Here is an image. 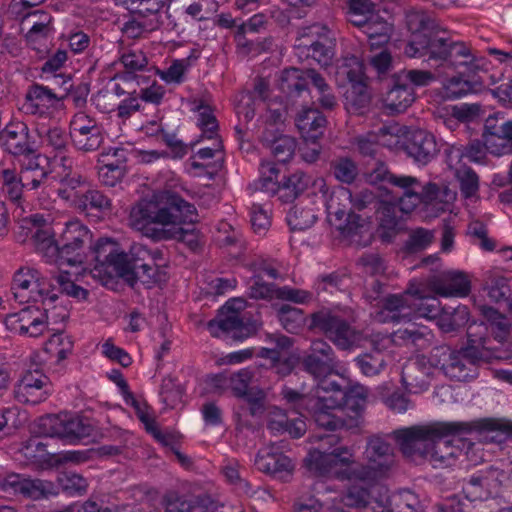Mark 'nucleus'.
I'll return each mask as SVG.
<instances>
[{
	"label": "nucleus",
	"mask_w": 512,
	"mask_h": 512,
	"mask_svg": "<svg viewBox=\"0 0 512 512\" xmlns=\"http://www.w3.org/2000/svg\"><path fill=\"white\" fill-rule=\"evenodd\" d=\"M196 218L195 206L173 191H162L149 200H140L129 215L131 226L152 240H177L194 252L201 246L200 232L183 225H193Z\"/></svg>",
	"instance_id": "nucleus-1"
},
{
	"label": "nucleus",
	"mask_w": 512,
	"mask_h": 512,
	"mask_svg": "<svg viewBox=\"0 0 512 512\" xmlns=\"http://www.w3.org/2000/svg\"><path fill=\"white\" fill-rule=\"evenodd\" d=\"M319 384L309 393H300L295 389L284 386L281 390V396L288 409L301 417H311L315 424L328 431H336L343 427H351L345 419L338 416L335 411L338 410L336 402L333 401L330 394H321Z\"/></svg>",
	"instance_id": "nucleus-2"
},
{
	"label": "nucleus",
	"mask_w": 512,
	"mask_h": 512,
	"mask_svg": "<svg viewBox=\"0 0 512 512\" xmlns=\"http://www.w3.org/2000/svg\"><path fill=\"white\" fill-rule=\"evenodd\" d=\"M472 430L473 426L468 422H433L395 430L393 436L406 458L428 460L434 437L462 436Z\"/></svg>",
	"instance_id": "nucleus-3"
},
{
	"label": "nucleus",
	"mask_w": 512,
	"mask_h": 512,
	"mask_svg": "<svg viewBox=\"0 0 512 512\" xmlns=\"http://www.w3.org/2000/svg\"><path fill=\"white\" fill-rule=\"evenodd\" d=\"M304 463L307 470L316 477L367 483L362 464L355 462L354 454L346 446L336 447L330 452L314 449L309 452Z\"/></svg>",
	"instance_id": "nucleus-4"
},
{
	"label": "nucleus",
	"mask_w": 512,
	"mask_h": 512,
	"mask_svg": "<svg viewBox=\"0 0 512 512\" xmlns=\"http://www.w3.org/2000/svg\"><path fill=\"white\" fill-rule=\"evenodd\" d=\"M309 83L317 89V101L323 109L333 110L337 106L332 88L315 69L286 68L281 72L278 86L288 99L294 100L309 92Z\"/></svg>",
	"instance_id": "nucleus-5"
},
{
	"label": "nucleus",
	"mask_w": 512,
	"mask_h": 512,
	"mask_svg": "<svg viewBox=\"0 0 512 512\" xmlns=\"http://www.w3.org/2000/svg\"><path fill=\"white\" fill-rule=\"evenodd\" d=\"M129 257V271H126V275L130 287L140 282L146 288H152L166 282V272L158 263L163 260L162 250H151L143 244L134 243L130 247Z\"/></svg>",
	"instance_id": "nucleus-6"
},
{
	"label": "nucleus",
	"mask_w": 512,
	"mask_h": 512,
	"mask_svg": "<svg viewBox=\"0 0 512 512\" xmlns=\"http://www.w3.org/2000/svg\"><path fill=\"white\" fill-rule=\"evenodd\" d=\"M308 328L323 333L341 350H350L357 346L363 338L360 331L328 309L312 313Z\"/></svg>",
	"instance_id": "nucleus-7"
},
{
	"label": "nucleus",
	"mask_w": 512,
	"mask_h": 512,
	"mask_svg": "<svg viewBox=\"0 0 512 512\" xmlns=\"http://www.w3.org/2000/svg\"><path fill=\"white\" fill-rule=\"evenodd\" d=\"M91 240L92 233L80 221L68 222L57 241L55 263L69 266L83 264L88 258L86 247Z\"/></svg>",
	"instance_id": "nucleus-8"
},
{
	"label": "nucleus",
	"mask_w": 512,
	"mask_h": 512,
	"mask_svg": "<svg viewBox=\"0 0 512 512\" xmlns=\"http://www.w3.org/2000/svg\"><path fill=\"white\" fill-rule=\"evenodd\" d=\"M208 330L213 337L240 342L253 335L259 329L256 321L242 317L230 301L218 311L215 319L208 322Z\"/></svg>",
	"instance_id": "nucleus-9"
},
{
	"label": "nucleus",
	"mask_w": 512,
	"mask_h": 512,
	"mask_svg": "<svg viewBox=\"0 0 512 512\" xmlns=\"http://www.w3.org/2000/svg\"><path fill=\"white\" fill-rule=\"evenodd\" d=\"M364 456L367 461L362 469L367 483H376L387 478L395 463L393 448L380 436L368 438Z\"/></svg>",
	"instance_id": "nucleus-10"
},
{
	"label": "nucleus",
	"mask_w": 512,
	"mask_h": 512,
	"mask_svg": "<svg viewBox=\"0 0 512 512\" xmlns=\"http://www.w3.org/2000/svg\"><path fill=\"white\" fill-rule=\"evenodd\" d=\"M322 393L330 394L338 409H346L353 413L352 420L361 417L367 403L368 390L360 384L343 386L340 383L324 379L319 382Z\"/></svg>",
	"instance_id": "nucleus-11"
},
{
	"label": "nucleus",
	"mask_w": 512,
	"mask_h": 512,
	"mask_svg": "<svg viewBox=\"0 0 512 512\" xmlns=\"http://www.w3.org/2000/svg\"><path fill=\"white\" fill-rule=\"evenodd\" d=\"M439 25L433 32L425 35H417L415 40H409L404 48V53L410 58H421L428 56L436 61H447L450 59V37Z\"/></svg>",
	"instance_id": "nucleus-12"
},
{
	"label": "nucleus",
	"mask_w": 512,
	"mask_h": 512,
	"mask_svg": "<svg viewBox=\"0 0 512 512\" xmlns=\"http://www.w3.org/2000/svg\"><path fill=\"white\" fill-rule=\"evenodd\" d=\"M304 371L321 381L337 368L338 361L331 345L323 339L313 340L301 359Z\"/></svg>",
	"instance_id": "nucleus-13"
},
{
	"label": "nucleus",
	"mask_w": 512,
	"mask_h": 512,
	"mask_svg": "<svg viewBox=\"0 0 512 512\" xmlns=\"http://www.w3.org/2000/svg\"><path fill=\"white\" fill-rule=\"evenodd\" d=\"M88 257L100 267H113L116 274L128 284L130 251H118L117 243L109 238H99L95 244H88Z\"/></svg>",
	"instance_id": "nucleus-14"
},
{
	"label": "nucleus",
	"mask_w": 512,
	"mask_h": 512,
	"mask_svg": "<svg viewBox=\"0 0 512 512\" xmlns=\"http://www.w3.org/2000/svg\"><path fill=\"white\" fill-rule=\"evenodd\" d=\"M482 139L489 153L495 156L512 154V120H505L499 113L490 115L485 120Z\"/></svg>",
	"instance_id": "nucleus-15"
},
{
	"label": "nucleus",
	"mask_w": 512,
	"mask_h": 512,
	"mask_svg": "<svg viewBox=\"0 0 512 512\" xmlns=\"http://www.w3.org/2000/svg\"><path fill=\"white\" fill-rule=\"evenodd\" d=\"M1 488L10 495L22 496L32 500H40L58 494L57 487L52 482L30 479L16 473L7 475L1 482Z\"/></svg>",
	"instance_id": "nucleus-16"
},
{
	"label": "nucleus",
	"mask_w": 512,
	"mask_h": 512,
	"mask_svg": "<svg viewBox=\"0 0 512 512\" xmlns=\"http://www.w3.org/2000/svg\"><path fill=\"white\" fill-rule=\"evenodd\" d=\"M479 326H470L467 332V345L459 349L460 353L469 364L478 367L482 363H492L495 360H501L505 358L504 351L499 348L490 345L491 340L483 335H478L474 332V328Z\"/></svg>",
	"instance_id": "nucleus-17"
},
{
	"label": "nucleus",
	"mask_w": 512,
	"mask_h": 512,
	"mask_svg": "<svg viewBox=\"0 0 512 512\" xmlns=\"http://www.w3.org/2000/svg\"><path fill=\"white\" fill-rule=\"evenodd\" d=\"M504 476L503 470L495 466L481 470L478 474L472 475L464 480L463 493L470 501H483L491 497L493 491L501 485V478Z\"/></svg>",
	"instance_id": "nucleus-18"
},
{
	"label": "nucleus",
	"mask_w": 512,
	"mask_h": 512,
	"mask_svg": "<svg viewBox=\"0 0 512 512\" xmlns=\"http://www.w3.org/2000/svg\"><path fill=\"white\" fill-rule=\"evenodd\" d=\"M403 147L410 157L423 165L434 159L440 150L435 136L423 129L409 131Z\"/></svg>",
	"instance_id": "nucleus-19"
},
{
	"label": "nucleus",
	"mask_w": 512,
	"mask_h": 512,
	"mask_svg": "<svg viewBox=\"0 0 512 512\" xmlns=\"http://www.w3.org/2000/svg\"><path fill=\"white\" fill-rule=\"evenodd\" d=\"M49 378L40 371H28L14 389V396L20 403L39 404L49 395Z\"/></svg>",
	"instance_id": "nucleus-20"
},
{
	"label": "nucleus",
	"mask_w": 512,
	"mask_h": 512,
	"mask_svg": "<svg viewBox=\"0 0 512 512\" xmlns=\"http://www.w3.org/2000/svg\"><path fill=\"white\" fill-rule=\"evenodd\" d=\"M0 143L5 151L14 157L32 153L35 146L28 126L21 121L10 122L5 126L0 132Z\"/></svg>",
	"instance_id": "nucleus-21"
},
{
	"label": "nucleus",
	"mask_w": 512,
	"mask_h": 512,
	"mask_svg": "<svg viewBox=\"0 0 512 512\" xmlns=\"http://www.w3.org/2000/svg\"><path fill=\"white\" fill-rule=\"evenodd\" d=\"M408 82L407 77L399 73H394L388 79L384 103L391 112H404L415 101V92Z\"/></svg>",
	"instance_id": "nucleus-22"
},
{
	"label": "nucleus",
	"mask_w": 512,
	"mask_h": 512,
	"mask_svg": "<svg viewBox=\"0 0 512 512\" xmlns=\"http://www.w3.org/2000/svg\"><path fill=\"white\" fill-rule=\"evenodd\" d=\"M254 464L259 471L280 480H286L293 471L291 459L281 452L273 451V446L261 449Z\"/></svg>",
	"instance_id": "nucleus-23"
},
{
	"label": "nucleus",
	"mask_w": 512,
	"mask_h": 512,
	"mask_svg": "<svg viewBox=\"0 0 512 512\" xmlns=\"http://www.w3.org/2000/svg\"><path fill=\"white\" fill-rule=\"evenodd\" d=\"M433 370L425 359L407 363L402 368L401 381L410 393H421L430 386Z\"/></svg>",
	"instance_id": "nucleus-24"
},
{
	"label": "nucleus",
	"mask_w": 512,
	"mask_h": 512,
	"mask_svg": "<svg viewBox=\"0 0 512 512\" xmlns=\"http://www.w3.org/2000/svg\"><path fill=\"white\" fill-rule=\"evenodd\" d=\"M336 228L351 243L362 247L371 243L373 237L371 223L355 212L348 214L343 222L336 224Z\"/></svg>",
	"instance_id": "nucleus-25"
},
{
	"label": "nucleus",
	"mask_w": 512,
	"mask_h": 512,
	"mask_svg": "<svg viewBox=\"0 0 512 512\" xmlns=\"http://www.w3.org/2000/svg\"><path fill=\"white\" fill-rule=\"evenodd\" d=\"M432 338V331L428 327L416 324L400 328L392 334V342L395 345L411 348L415 351L424 350L429 347Z\"/></svg>",
	"instance_id": "nucleus-26"
},
{
	"label": "nucleus",
	"mask_w": 512,
	"mask_h": 512,
	"mask_svg": "<svg viewBox=\"0 0 512 512\" xmlns=\"http://www.w3.org/2000/svg\"><path fill=\"white\" fill-rule=\"evenodd\" d=\"M60 421V439L70 443L88 438L94 432L90 419L79 415L60 413Z\"/></svg>",
	"instance_id": "nucleus-27"
},
{
	"label": "nucleus",
	"mask_w": 512,
	"mask_h": 512,
	"mask_svg": "<svg viewBox=\"0 0 512 512\" xmlns=\"http://www.w3.org/2000/svg\"><path fill=\"white\" fill-rule=\"evenodd\" d=\"M482 285L491 301L505 302L509 305L512 300V277L497 270L487 271L484 274Z\"/></svg>",
	"instance_id": "nucleus-28"
},
{
	"label": "nucleus",
	"mask_w": 512,
	"mask_h": 512,
	"mask_svg": "<svg viewBox=\"0 0 512 512\" xmlns=\"http://www.w3.org/2000/svg\"><path fill=\"white\" fill-rule=\"evenodd\" d=\"M121 63L126 71L117 75V78L122 80L128 89L132 88V84L137 86L148 84L147 77L135 74V71L143 70L148 65V58L142 50H130L124 53L121 56Z\"/></svg>",
	"instance_id": "nucleus-29"
},
{
	"label": "nucleus",
	"mask_w": 512,
	"mask_h": 512,
	"mask_svg": "<svg viewBox=\"0 0 512 512\" xmlns=\"http://www.w3.org/2000/svg\"><path fill=\"white\" fill-rule=\"evenodd\" d=\"M123 153L124 149L110 148L107 153L102 154L103 158H107L110 155L116 158V160L112 162H106L105 159L102 160L103 165L98 168V176L102 184L114 187L124 177L126 169L124 164L125 159H121Z\"/></svg>",
	"instance_id": "nucleus-30"
},
{
	"label": "nucleus",
	"mask_w": 512,
	"mask_h": 512,
	"mask_svg": "<svg viewBox=\"0 0 512 512\" xmlns=\"http://www.w3.org/2000/svg\"><path fill=\"white\" fill-rule=\"evenodd\" d=\"M261 141L266 147L270 148L278 162H288L295 153V139L288 135L276 136L273 129L265 128L261 136Z\"/></svg>",
	"instance_id": "nucleus-31"
},
{
	"label": "nucleus",
	"mask_w": 512,
	"mask_h": 512,
	"mask_svg": "<svg viewBox=\"0 0 512 512\" xmlns=\"http://www.w3.org/2000/svg\"><path fill=\"white\" fill-rule=\"evenodd\" d=\"M311 182V177L302 171L283 176L276 194L283 203H291L303 194Z\"/></svg>",
	"instance_id": "nucleus-32"
},
{
	"label": "nucleus",
	"mask_w": 512,
	"mask_h": 512,
	"mask_svg": "<svg viewBox=\"0 0 512 512\" xmlns=\"http://www.w3.org/2000/svg\"><path fill=\"white\" fill-rule=\"evenodd\" d=\"M470 281L462 272L449 271L435 283L436 292L441 296H466L470 292Z\"/></svg>",
	"instance_id": "nucleus-33"
},
{
	"label": "nucleus",
	"mask_w": 512,
	"mask_h": 512,
	"mask_svg": "<svg viewBox=\"0 0 512 512\" xmlns=\"http://www.w3.org/2000/svg\"><path fill=\"white\" fill-rule=\"evenodd\" d=\"M446 436L434 437L428 460L434 468L451 466L461 449L454 445L452 440L444 439Z\"/></svg>",
	"instance_id": "nucleus-34"
},
{
	"label": "nucleus",
	"mask_w": 512,
	"mask_h": 512,
	"mask_svg": "<svg viewBox=\"0 0 512 512\" xmlns=\"http://www.w3.org/2000/svg\"><path fill=\"white\" fill-rule=\"evenodd\" d=\"M38 277V270L31 268H20L13 277L12 293L14 299L19 303L37 301L33 294L34 281Z\"/></svg>",
	"instance_id": "nucleus-35"
},
{
	"label": "nucleus",
	"mask_w": 512,
	"mask_h": 512,
	"mask_svg": "<svg viewBox=\"0 0 512 512\" xmlns=\"http://www.w3.org/2000/svg\"><path fill=\"white\" fill-rule=\"evenodd\" d=\"M75 207L87 214H108L112 210V202L103 192L97 189H87L78 196Z\"/></svg>",
	"instance_id": "nucleus-36"
},
{
	"label": "nucleus",
	"mask_w": 512,
	"mask_h": 512,
	"mask_svg": "<svg viewBox=\"0 0 512 512\" xmlns=\"http://www.w3.org/2000/svg\"><path fill=\"white\" fill-rule=\"evenodd\" d=\"M164 512H191L193 509L208 510L213 501L208 496H198L195 502L177 492H168L163 498Z\"/></svg>",
	"instance_id": "nucleus-37"
},
{
	"label": "nucleus",
	"mask_w": 512,
	"mask_h": 512,
	"mask_svg": "<svg viewBox=\"0 0 512 512\" xmlns=\"http://www.w3.org/2000/svg\"><path fill=\"white\" fill-rule=\"evenodd\" d=\"M441 193L440 187L435 183L429 182L425 185L420 183V188H416L414 193H410L404 200L405 213L412 212L420 204L428 206L442 202Z\"/></svg>",
	"instance_id": "nucleus-38"
},
{
	"label": "nucleus",
	"mask_w": 512,
	"mask_h": 512,
	"mask_svg": "<svg viewBox=\"0 0 512 512\" xmlns=\"http://www.w3.org/2000/svg\"><path fill=\"white\" fill-rule=\"evenodd\" d=\"M411 291L408 290L405 294H390L380 301V306L385 311L390 313V320L393 322H401L408 318L412 310V303L410 300Z\"/></svg>",
	"instance_id": "nucleus-39"
},
{
	"label": "nucleus",
	"mask_w": 512,
	"mask_h": 512,
	"mask_svg": "<svg viewBox=\"0 0 512 512\" xmlns=\"http://www.w3.org/2000/svg\"><path fill=\"white\" fill-rule=\"evenodd\" d=\"M2 190L5 196L18 207L25 202L24 182L15 169L5 168L1 171Z\"/></svg>",
	"instance_id": "nucleus-40"
},
{
	"label": "nucleus",
	"mask_w": 512,
	"mask_h": 512,
	"mask_svg": "<svg viewBox=\"0 0 512 512\" xmlns=\"http://www.w3.org/2000/svg\"><path fill=\"white\" fill-rule=\"evenodd\" d=\"M80 132H70V140L73 146L83 152H93L99 149L104 141V136L100 126L94 128H79Z\"/></svg>",
	"instance_id": "nucleus-41"
},
{
	"label": "nucleus",
	"mask_w": 512,
	"mask_h": 512,
	"mask_svg": "<svg viewBox=\"0 0 512 512\" xmlns=\"http://www.w3.org/2000/svg\"><path fill=\"white\" fill-rule=\"evenodd\" d=\"M349 198H351V191L347 188H340L333 192L330 199L327 201L326 208L328 216L330 217L331 223L335 226L343 222V220L348 217V214L354 212L351 206H347L346 202L349 203Z\"/></svg>",
	"instance_id": "nucleus-42"
},
{
	"label": "nucleus",
	"mask_w": 512,
	"mask_h": 512,
	"mask_svg": "<svg viewBox=\"0 0 512 512\" xmlns=\"http://www.w3.org/2000/svg\"><path fill=\"white\" fill-rule=\"evenodd\" d=\"M38 136L43 140L46 147L50 148L56 155H64L69 149L70 133L58 126L48 129H37Z\"/></svg>",
	"instance_id": "nucleus-43"
},
{
	"label": "nucleus",
	"mask_w": 512,
	"mask_h": 512,
	"mask_svg": "<svg viewBox=\"0 0 512 512\" xmlns=\"http://www.w3.org/2000/svg\"><path fill=\"white\" fill-rule=\"evenodd\" d=\"M260 177L253 183L255 191H262L269 195H275L279 189L277 165L271 161H262L259 167Z\"/></svg>",
	"instance_id": "nucleus-44"
},
{
	"label": "nucleus",
	"mask_w": 512,
	"mask_h": 512,
	"mask_svg": "<svg viewBox=\"0 0 512 512\" xmlns=\"http://www.w3.org/2000/svg\"><path fill=\"white\" fill-rule=\"evenodd\" d=\"M30 242L48 262H55L58 248L57 241L53 238L52 228L31 230Z\"/></svg>",
	"instance_id": "nucleus-45"
},
{
	"label": "nucleus",
	"mask_w": 512,
	"mask_h": 512,
	"mask_svg": "<svg viewBox=\"0 0 512 512\" xmlns=\"http://www.w3.org/2000/svg\"><path fill=\"white\" fill-rule=\"evenodd\" d=\"M406 25L411 32L410 40H415L417 35L427 36L433 32L439 24L426 12L413 10L406 14Z\"/></svg>",
	"instance_id": "nucleus-46"
},
{
	"label": "nucleus",
	"mask_w": 512,
	"mask_h": 512,
	"mask_svg": "<svg viewBox=\"0 0 512 512\" xmlns=\"http://www.w3.org/2000/svg\"><path fill=\"white\" fill-rule=\"evenodd\" d=\"M379 215L380 228L382 230L381 237L385 241H390L395 237L398 227V217L396 215V206L392 203L381 201L376 209Z\"/></svg>",
	"instance_id": "nucleus-47"
},
{
	"label": "nucleus",
	"mask_w": 512,
	"mask_h": 512,
	"mask_svg": "<svg viewBox=\"0 0 512 512\" xmlns=\"http://www.w3.org/2000/svg\"><path fill=\"white\" fill-rule=\"evenodd\" d=\"M420 509L418 496L409 489L395 492L388 498L387 512H419Z\"/></svg>",
	"instance_id": "nucleus-48"
},
{
	"label": "nucleus",
	"mask_w": 512,
	"mask_h": 512,
	"mask_svg": "<svg viewBox=\"0 0 512 512\" xmlns=\"http://www.w3.org/2000/svg\"><path fill=\"white\" fill-rule=\"evenodd\" d=\"M330 172L340 183L350 185L358 177L357 163L349 157H337L330 162Z\"/></svg>",
	"instance_id": "nucleus-49"
},
{
	"label": "nucleus",
	"mask_w": 512,
	"mask_h": 512,
	"mask_svg": "<svg viewBox=\"0 0 512 512\" xmlns=\"http://www.w3.org/2000/svg\"><path fill=\"white\" fill-rule=\"evenodd\" d=\"M26 101L31 102V105L36 109L39 106L53 107L56 103L62 101V97H58L55 88L44 86L37 83L32 84L27 93Z\"/></svg>",
	"instance_id": "nucleus-50"
},
{
	"label": "nucleus",
	"mask_w": 512,
	"mask_h": 512,
	"mask_svg": "<svg viewBox=\"0 0 512 512\" xmlns=\"http://www.w3.org/2000/svg\"><path fill=\"white\" fill-rule=\"evenodd\" d=\"M444 374L455 381H468L477 376L476 366L469 364L465 357L457 350Z\"/></svg>",
	"instance_id": "nucleus-51"
},
{
	"label": "nucleus",
	"mask_w": 512,
	"mask_h": 512,
	"mask_svg": "<svg viewBox=\"0 0 512 512\" xmlns=\"http://www.w3.org/2000/svg\"><path fill=\"white\" fill-rule=\"evenodd\" d=\"M469 320V312L466 306H458L452 312L443 311L438 316L437 325L444 333L459 330Z\"/></svg>",
	"instance_id": "nucleus-52"
},
{
	"label": "nucleus",
	"mask_w": 512,
	"mask_h": 512,
	"mask_svg": "<svg viewBox=\"0 0 512 512\" xmlns=\"http://www.w3.org/2000/svg\"><path fill=\"white\" fill-rule=\"evenodd\" d=\"M317 218L312 207L295 205L289 210L286 220L292 231H303L312 227Z\"/></svg>",
	"instance_id": "nucleus-53"
},
{
	"label": "nucleus",
	"mask_w": 512,
	"mask_h": 512,
	"mask_svg": "<svg viewBox=\"0 0 512 512\" xmlns=\"http://www.w3.org/2000/svg\"><path fill=\"white\" fill-rule=\"evenodd\" d=\"M354 362L361 373L368 377L378 375L386 366L383 353L377 349L358 355Z\"/></svg>",
	"instance_id": "nucleus-54"
},
{
	"label": "nucleus",
	"mask_w": 512,
	"mask_h": 512,
	"mask_svg": "<svg viewBox=\"0 0 512 512\" xmlns=\"http://www.w3.org/2000/svg\"><path fill=\"white\" fill-rule=\"evenodd\" d=\"M433 230L418 227L412 229L404 243L403 251L407 254H416L428 248L434 241Z\"/></svg>",
	"instance_id": "nucleus-55"
},
{
	"label": "nucleus",
	"mask_w": 512,
	"mask_h": 512,
	"mask_svg": "<svg viewBox=\"0 0 512 512\" xmlns=\"http://www.w3.org/2000/svg\"><path fill=\"white\" fill-rule=\"evenodd\" d=\"M277 317L283 328L289 333L297 332L304 321V313L301 309L283 304L277 310Z\"/></svg>",
	"instance_id": "nucleus-56"
},
{
	"label": "nucleus",
	"mask_w": 512,
	"mask_h": 512,
	"mask_svg": "<svg viewBox=\"0 0 512 512\" xmlns=\"http://www.w3.org/2000/svg\"><path fill=\"white\" fill-rule=\"evenodd\" d=\"M60 414L39 417L31 426L32 434L38 437H57L60 439Z\"/></svg>",
	"instance_id": "nucleus-57"
},
{
	"label": "nucleus",
	"mask_w": 512,
	"mask_h": 512,
	"mask_svg": "<svg viewBox=\"0 0 512 512\" xmlns=\"http://www.w3.org/2000/svg\"><path fill=\"white\" fill-rule=\"evenodd\" d=\"M371 499V493L368 488L360 485H351L343 493L341 502L348 508L362 509L366 508Z\"/></svg>",
	"instance_id": "nucleus-58"
},
{
	"label": "nucleus",
	"mask_w": 512,
	"mask_h": 512,
	"mask_svg": "<svg viewBox=\"0 0 512 512\" xmlns=\"http://www.w3.org/2000/svg\"><path fill=\"white\" fill-rule=\"evenodd\" d=\"M348 276L344 272H332L318 277L315 283V289L318 294L321 292L333 293L344 290L347 286Z\"/></svg>",
	"instance_id": "nucleus-59"
},
{
	"label": "nucleus",
	"mask_w": 512,
	"mask_h": 512,
	"mask_svg": "<svg viewBox=\"0 0 512 512\" xmlns=\"http://www.w3.org/2000/svg\"><path fill=\"white\" fill-rule=\"evenodd\" d=\"M371 96L366 84H356L347 91L346 102L350 110L355 113H363L370 104Z\"/></svg>",
	"instance_id": "nucleus-60"
},
{
	"label": "nucleus",
	"mask_w": 512,
	"mask_h": 512,
	"mask_svg": "<svg viewBox=\"0 0 512 512\" xmlns=\"http://www.w3.org/2000/svg\"><path fill=\"white\" fill-rule=\"evenodd\" d=\"M316 122V127L325 129L326 117L316 108L302 110L296 117L295 123L301 134H308L311 130V123Z\"/></svg>",
	"instance_id": "nucleus-61"
},
{
	"label": "nucleus",
	"mask_w": 512,
	"mask_h": 512,
	"mask_svg": "<svg viewBox=\"0 0 512 512\" xmlns=\"http://www.w3.org/2000/svg\"><path fill=\"white\" fill-rule=\"evenodd\" d=\"M52 281L57 284V287L61 293L67 296L73 297L77 300H85L89 294L88 290L75 284L70 279L68 272L59 273L53 276Z\"/></svg>",
	"instance_id": "nucleus-62"
},
{
	"label": "nucleus",
	"mask_w": 512,
	"mask_h": 512,
	"mask_svg": "<svg viewBox=\"0 0 512 512\" xmlns=\"http://www.w3.org/2000/svg\"><path fill=\"white\" fill-rule=\"evenodd\" d=\"M252 377L253 372L247 368L228 374L229 389L234 396L242 398L249 392L248 387Z\"/></svg>",
	"instance_id": "nucleus-63"
},
{
	"label": "nucleus",
	"mask_w": 512,
	"mask_h": 512,
	"mask_svg": "<svg viewBox=\"0 0 512 512\" xmlns=\"http://www.w3.org/2000/svg\"><path fill=\"white\" fill-rule=\"evenodd\" d=\"M357 149L363 157H369L372 160L382 157V145L378 142V136L374 133H369L364 136H359L356 139Z\"/></svg>",
	"instance_id": "nucleus-64"
}]
</instances>
